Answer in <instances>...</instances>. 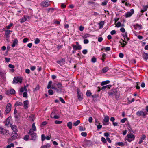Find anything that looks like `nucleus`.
I'll use <instances>...</instances> for the list:
<instances>
[{"label":"nucleus","mask_w":148,"mask_h":148,"mask_svg":"<svg viewBox=\"0 0 148 148\" xmlns=\"http://www.w3.org/2000/svg\"><path fill=\"white\" fill-rule=\"evenodd\" d=\"M104 24V21H101L99 23V28L101 29L103 27Z\"/></svg>","instance_id":"obj_24"},{"label":"nucleus","mask_w":148,"mask_h":148,"mask_svg":"<svg viewBox=\"0 0 148 148\" xmlns=\"http://www.w3.org/2000/svg\"><path fill=\"white\" fill-rule=\"evenodd\" d=\"M134 13V10L133 9L130 10V11L127 12L125 14V17L126 18L130 17Z\"/></svg>","instance_id":"obj_9"},{"label":"nucleus","mask_w":148,"mask_h":148,"mask_svg":"<svg viewBox=\"0 0 148 148\" xmlns=\"http://www.w3.org/2000/svg\"><path fill=\"white\" fill-rule=\"evenodd\" d=\"M143 112L142 111H139L137 112L136 113V115L139 116H143Z\"/></svg>","instance_id":"obj_22"},{"label":"nucleus","mask_w":148,"mask_h":148,"mask_svg":"<svg viewBox=\"0 0 148 148\" xmlns=\"http://www.w3.org/2000/svg\"><path fill=\"white\" fill-rule=\"evenodd\" d=\"M93 119L92 117H90L89 118L88 121L89 123H91Z\"/></svg>","instance_id":"obj_58"},{"label":"nucleus","mask_w":148,"mask_h":148,"mask_svg":"<svg viewBox=\"0 0 148 148\" xmlns=\"http://www.w3.org/2000/svg\"><path fill=\"white\" fill-rule=\"evenodd\" d=\"M28 103L29 102L28 100H25L24 101L23 106L25 109H27L28 108Z\"/></svg>","instance_id":"obj_19"},{"label":"nucleus","mask_w":148,"mask_h":148,"mask_svg":"<svg viewBox=\"0 0 148 148\" xmlns=\"http://www.w3.org/2000/svg\"><path fill=\"white\" fill-rule=\"evenodd\" d=\"M28 85H27V86H25L24 87H21L19 90V91L21 92H24V91H27V90L26 88V87H27Z\"/></svg>","instance_id":"obj_18"},{"label":"nucleus","mask_w":148,"mask_h":148,"mask_svg":"<svg viewBox=\"0 0 148 148\" xmlns=\"http://www.w3.org/2000/svg\"><path fill=\"white\" fill-rule=\"evenodd\" d=\"M51 145L49 143H47L45 145H42L40 148H47L50 147Z\"/></svg>","instance_id":"obj_27"},{"label":"nucleus","mask_w":148,"mask_h":148,"mask_svg":"<svg viewBox=\"0 0 148 148\" xmlns=\"http://www.w3.org/2000/svg\"><path fill=\"white\" fill-rule=\"evenodd\" d=\"M110 95L115 96L116 99L119 97L120 95V92L117 89H113L110 92L108 93Z\"/></svg>","instance_id":"obj_1"},{"label":"nucleus","mask_w":148,"mask_h":148,"mask_svg":"<svg viewBox=\"0 0 148 148\" xmlns=\"http://www.w3.org/2000/svg\"><path fill=\"white\" fill-rule=\"evenodd\" d=\"M90 36V35H89V34H85L83 35L82 36V37L83 38L86 39V38H87L89 37Z\"/></svg>","instance_id":"obj_35"},{"label":"nucleus","mask_w":148,"mask_h":148,"mask_svg":"<svg viewBox=\"0 0 148 148\" xmlns=\"http://www.w3.org/2000/svg\"><path fill=\"white\" fill-rule=\"evenodd\" d=\"M95 125L97 126V129H100L102 127V126L101 125H98L96 124V122H95Z\"/></svg>","instance_id":"obj_46"},{"label":"nucleus","mask_w":148,"mask_h":148,"mask_svg":"<svg viewBox=\"0 0 148 148\" xmlns=\"http://www.w3.org/2000/svg\"><path fill=\"white\" fill-rule=\"evenodd\" d=\"M10 127L14 131V133H13V134H17L16 132H17V126L16 125H13L12 124H10Z\"/></svg>","instance_id":"obj_11"},{"label":"nucleus","mask_w":148,"mask_h":148,"mask_svg":"<svg viewBox=\"0 0 148 148\" xmlns=\"http://www.w3.org/2000/svg\"><path fill=\"white\" fill-rule=\"evenodd\" d=\"M40 42V39L38 38H36L35 40L34 43L36 44H37L39 43Z\"/></svg>","instance_id":"obj_33"},{"label":"nucleus","mask_w":148,"mask_h":148,"mask_svg":"<svg viewBox=\"0 0 148 148\" xmlns=\"http://www.w3.org/2000/svg\"><path fill=\"white\" fill-rule=\"evenodd\" d=\"M117 144L119 146H123L124 145V143L122 142H118Z\"/></svg>","instance_id":"obj_45"},{"label":"nucleus","mask_w":148,"mask_h":148,"mask_svg":"<svg viewBox=\"0 0 148 148\" xmlns=\"http://www.w3.org/2000/svg\"><path fill=\"white\" fill-rule=\"evenodd\" d=\"M5 35L7 38H8L9 37V35L10 34V33L12 31L10 30H5Z\"/></svg>","instance_id":"obj_26"},{"label":"nucleus","mask_w":148,"mask_h":148,"mask_svg":"<svg viewBox=\"0 0 148 148\" xmlns=\"http://www.w3.org/2000/svg\"><path fill=\"white\" fill-rule=\"evenodd\" d=\"M87 50L86 49H84L83 50L82 52L84 54H86L87 53Z\"/></svg>","instance_id":"obj_63"},{"label":"nucleus","mask_w":148,"mask_h":148,"mask_svg":"<svg viewBox=\"0 0 148 148\" xmlns=\"http://www.w3.org/2000/svg\"><path fill=\"white\" fill-rule=\"evenodd\" d=\"M89 42V41L88 39H84V44H87Z\"/></svg>","instance_id":"obj_59"},{"label":"nucleus","mask_w":148,"mask_h":148,"mask_svg":"<svg viewBox=\"0 0 148 148\" xmlns=\"http://www.w3.org/2000/svg\"><path fill=\"white\" fill-rule=\"evenodd\" d=\"M13 24L12 23H11L9 25L7 26L6 27V28L7 29H10L11 28V27L12 26Z\"/></svg>","instance_id":"obj_55"},{"label":"nucleus","mask_w":148,"mask_h":148,"mask_svg":"<svg viewBox=\"0 0 148 148\" xmlns=\"http://www.w3.org/2000/svg\"><path fill=\"white\" fill-rule=\"evenodd\" d=\"M32 127L33 129L32 130H33V131L34 132L36 130V128L35 127V123H33L32 124Z\"/></svg>","instance_id":"obj_32"},{"label":"nucleus","mask_w":148,"mask_h":148,"mask_svg":"<svg viewBox=\"0 0 148 148\" xmlns=\"http://www.w3.org/2000/svg\"><path fill=\"white\" fill-rule=\"evenodd\" d=\"M81 135L84 137H86L87 135V133L86 132H83L81 133Z\"/></svg>","instance_id":"obj_56"},{"label":"nucleus","mask_w":148,"mask_h":148,"mask_svg":"<svg viewBox=\"0 0 148 148\" xmlns=\"http://www.w3.org/2000/svg\"><path fill=\"white\" fill-rule=\"evenodd\" d=\"M127 138L126 139V140L130 142L134 139L135 136L132 133H130V134L127 135Z\"/></svg>","instance_id":"obj_3"},{"label":"nucleus","mask_w":148,"mask_h":148,"mask_svg":"<svg viewBox=\"0 0 148 148\" xmlns=\"http://www.w3.org/2000/svg\"><path fill=\"white\" fill-rule=\"evenodd\" d=\"M108 70L109 68L108 67H104L102 70V72L104 73H105Z\"/></svg>","instance_id":"obj_31"},{"label":"nucleus","mask_w":148,"mask_h":148,"mask_svg":"<svg viewBox=\"0 0 148 148\" xmlns=\"http://www.w3.org/2000/svg\"><path fill=\"white\" fill-rule=\"evenodd\" d=\"M109 117L108 116H106L103 119V124L105 125H107L109 124Z\"/></svg>","instance_id":"obj_10"},{"label":"nucleus","mask_w":148,"mask_h":148,"mask_svg":"<svg viewBox=\"0 0 148 148\" xmlns=\"http://www.w3.org/2000/svg\"><path fill=\"white\" fill-rule=\"evenodd\" d=\"M56 85L58 88L62 89V84L60 83H58L55 84Z\"/></svg>","instance_id":"obj_28"},{"label":"nucleus","mask_w":148,"mask_h":148,"mask_svg":"<svg viewBox=\"0 0 148 148\" xmlns=\"http://www.w3.org/2000/svg\"><path fill=\"white\" fill-rule=\"evenodd\" d=\"M119 56L121 58H123L124 56L123 54L122 53H120L119 54Z\"/></svg>","instance_id":"obj_64"},{"label":"nucleus","mask_w":148,"mask_h":148,"mask_svg":"<svg viewBox=\"0 0 148 148\" xmlns=\"http://www.w3.org/2000/svg\"><path fill=\"white\" fill-rule=\"evenodd\" d=\"M111 86H112L111 85H108L103 86L101 87V90H105L106 89H109Z\"/></svg>","instance_id":"obj_14"},{"label":"nucleus","mask_w":148,"mask_h":148,"mask_svg":"<svg viewBox=\"0 0 148 148\" xmlns=\"http://www.w3.org/2000/svg\"><path fill=\"white\" fill-rule=\"evenodd\" d=\"M106 56L105 53H103L102 55L101 60L103 62L104 61V60L106 58Z\"/></svg>","instance_id":"obj_43"},{"label":"nucleus","mask_w":148,"mask_h":148,"mask_svg":"<svg viewBox=\"0 0 148 148\" xmlns=\"http://www.w3.org/2000/svg\"><path fill=\"white\" fill-rule=\"evenodd\" d=\"M142 56L144 59L146 60L148 59V53L144 52Z\"/></svg>","instance_id":"obj_23"},{"label":"nucleus","mask_w":148,"mask_h":148,"mask_svg":"<svg viewBox=\"0 0 148 148\" xmlns=\"http://www.w3.org/2000/svg\"><path fill=\"white\" fill-rule=\"evenodd\" d=\"M18 135L17 134H14L13 135H12V136L8 139L9 142L14 140L16 138Z\"/></svg>","instance_id":"obj_12"},{"label":"nucleus","mask_w":148,"mask_h":148,"mask_svg":"<svg viewBox=\"0 0 148 148\" xmlns=\"http://www.w3.org/2000/svg\"><path fill=\"white\" fill-rule=\"evenodd\" d=\"M27 94L26 92H24L23 94V96L24 97H27Z\"/></svg>","instance_id":"obj_53"},{"label":"nucleus","mask_w":148,"mask_h":148,"mask_svg":"<svg viewBox=\"0 0 148 148\" xmlns=\"http://www.w3.org/2000/svg\"><path fill=\"white\" fill-rule=\"evenodd\" d=\"M46 137H45V135L43 134L41 135V140L42 141H44Z\"/></svg>","instance_id":"obj_48"},{"label":"nucleus","mask_w":148,"mask_h":148,"mask_svg":"<svg viewBox=\"0 0 148 148\" xmlns=\"http://www.w3.org/2000/svg\"><path fill=\"white\" fill-rule=\"evenodd\" d=\"M123 26L124 25H121V24L120 22H118L116 24V26L117 27Z\"/></svg>","instance_id":"obj_38"},{"label":"nucleus","mask_w":148,"mask_h":148,"mask_svg":"<svg viewBox=\"0 0 148 148\" xmlns=\"http://www.w3.org/2000/svg\"><path fill=\"white\" fill-rule=\"evenodd\" d=\"M28 133L31 136L32 140L34 141L36 139L37 136L36 134L33 131L32 129L30 130Z\"/></svg>","instance_id":"obj_2"},{"label":"nucleus","mask_w":148,"mask_h":148,"mask_svg":"<svg viewBox=\"0 0 148 148\" xmlns=\"http://www.w3.org/2000/svg\"><path fill=\"white\" fill-rule=\"evenodd\" d=\"M146 137V136L145 135H143L142 136L141 138H140V139L143 140H144Z\"/></svg>","instance_id":"obj_62"},{"label":"nucleus","mask_w":148,"mask_h":148,"mask_svg":"<svg viewBox=\"0 0 148 148\" xmlns=\"http://www.w3.org/2000/svg\"><path fill=\"white\" fill-rule=\"evenodd\" d=\"M86 95L87 96H89L91 95V93L89 90H87L86 93Z\"/></svg>","instance_id":"obj_54"},{"label":"nucleus","mask_w":148,"mask_h":148,"mask_svg":"<svg viewBox=\"0 0 148 148\" xmlns=\"http://www.w3.org/2000/svg\"><path fill=\"white\" fill-rule=\"evenodd\" d=\"M101 141L103 143L105 144L106 143V140L105 138L103 137H102L101 138Z\"/></svg>","instance_id":"obj_41"},{"label":"nucleus","mask_w":148,"mask_h":148,"mask_svg":"<svg viewBox=\"0 0 148 148\" xmlns=\"http://www.w3.org/2000/svg\"><path fill=\"white\" fill-rule=\"evenodd\" d=\"M50 5L48 1H43L40 3L41 6L42 7H47Z\"/></svg>","instance_id":"obj_7"},{"label":"nucleus","mask_w":148,"mask_h":148,"mask_svg":"<svg viewBox=\"0 0 148 148\" xmlns=\"http://www.w3.org/2000/svg\"><path fill=\"white\" fill-rule=\"evenodd\" d=\"M0 134L4 135H8L9 134L8 131L2 127L0 130Z\"/></svg>","instance_id":"obj_5"},{"label":"nucleus","mask_w":148,"mask_h":148,"mask_svg":"<svg viewBox=\"0 0 148 148\" xmlns=\"http://www.w3.org/2000/svg\"><path fill=\"white\" fill-rule=\"evenodd\" d=\"M48 93L49 95H52L53 94V91L51 90H49L48 91Z\"/></svg>","instance_id":"obj_44"},{"label":"nucleus","mask_w":148,"mask_h":148,"mask_svg":"<svg viewBox=\"0 0 148 148\" xmlns=\"http://www.w3.org/2000/svg\"><path fill=\"white\" fill-rule=\"evenodd\" d=\"M8 67L11 68H14L15 67V66L14 65H12L11 64H10L8 65Z\"/></svg>","instance_id":"obj_57"},{"label":"nucleus","mask_w":148,"mask_h":148,"mask_svg":"<svg viewBox=\"0 0 148 148\" xmlns=\"http://www.w3.org/2000/svg\"><path fill=\"white\" fill-rule=\"evenodd\" d=\"M22 82V79L21 78L18 77H14V78L12 83L13 84H16L18 83H21Z\"/></svg>","instance_id":"obj_4"},{"label":"nucleus","mask_w":148,"mask_h":148,"mask_svg":"<svg viewBox=\"0 0 148 148\" xmlns=\"http://www.w3.org/2000/svg\"><path fill=\"white\" fill-rule=\"evenodd\" d=\"M52 81H50L48 83V85H47V88L48 89H49V88H51V84H52Z\"/></svg>","instance_id":"obj_36"},{"label":"nucleus","mask_w":148,"mask_h":148,"mask_svg":"<svg viewBox=\"0 0 148 148\" xmlns=\"http://www.w3.org/2000/svg\"><path fill=\"white\" fill-rule=\"evenodd\" d=\"M28 18L29 17L28 16H25L20 19L19 21L21 23H22L26 21L27 20V18Z\"/></svg>","instance_id":"obj_13"},{"label":"nucleus","mask_w":148,"mask_h":148,"mask_svg":"<svg viewBox=\"0 0 148 148\" xmlns=\"http://www.w3.org/2000/svg\"><path fill=\"white\" fill-rule=\"evenodd\" d=\"M29 137L28 135H25V136L23 138L26 141H27L28 140Z\"/></svg>","instance_id":"obj_40"},{"label":"nucleus","mask_w":148,"mask_h":148,"mask_svg":"<svg viewBox=\"0 0 148 148\" xmlns=\"http://www.w3.org/2000/svg\"><path fill=\"white\" fill-rule=\"evenodd\" d=\"M11 118V117H9L6 119V121L5 123V125H8L10 124V120Z\"/></svg>","instance_id":"obj_21"},{"label":"nucleus","mask_w":148,"mask_h":148,"mask_svg":"<svg viewBox=\"0 0 148 148\" xmlns=\"http://www.w3.org/2000/svg\"><path fill=\"white\" fill-rule=\"evenodd\" d=\"M59 100L62 103H65L64 100L62 97H60L59 98Z\"/></svg>","instance_id":"obj_51"},{"label":"nucleus","mask_w":148,"mask_h":148,"mask_svg":"<svg viewBox=\"0 0 148 148\" xmlns=\"http://www.w3.org/2000/svg\"><path fill=\"white\" fill-rule=\"evenodd\" d=\"M108 1L106 0L105 1H104L102 2L101 5L103 6H106L107 4Z\"/></svg>","instance_id":"obj_42"},{"label":"nucleus","mask_w":148,"mask_h":148,"mask_svg":"<svg viewBox=\"0 0 148 148\" xmlns=\"http://www.w3.org/2000/svg\"><path fill=\"white\" fill-rule=\"evenodd\" d=\"M80 123V121L79 120H77L75 122L73 123V125L75 126H77Z\"/></svg>","instance_id":"obj_39"},{"label":"nucleus","mask_w":148,"mask_h":148,"mask_svg":"<svg viewBox=\"0 0 148 148\" xmlns=\"http://www.w3.org/2000/svg\"><path fill=\"white\" fill-rule=\"evenodd\" d=\"M67 126L70 129H71L72 127V124L71 122H69L67 124Z\"/></svg>","instance_id":"obj_29"},{"label":"nucleus","mask_w":148,"mask_h":148,"mask_svg":"<svg viewBox=\"0 0 148 148\" xmlns=\"http://www.w3.org/2000/svg\"><path fill=\"white\" fill-rule=\"evenodd\" d=\"M62 122V121H58V120H56L55 121V123L56 124H59L61 123Z\"/></svg>","instance_id":"obj_49"},{"label":"nucleus","mask_w":148,"mask_h":148,"mask_svg":"<svg viewBox=\"0 0 148 148\" xmlns=\"http://www.w3.org/2000/svg\"><path fill=\"white\" fill-rule=\"evenodd\" d=\"M126 120H127V119H126L125 118H123V119H122L121 120V122L122 123H124L126 121Z\"/></svg>","instance_id":"obj_60"},{"label":"nucleus","mask_w":148,"mask_h":148,"mask_svg":"<svg viewBox=\"0 0 148 148\" xmlns=\"http://www.w3.org/2000/svg\"><path fill=\"white\" fill-rule=\"evenodd\" d=\"M110 82V81L109 80H106L105 81H103L101 84V86H103L107 84Z\"/></svg>","instance_id":"obj_25"},{"label":"nucleus","mask_w":148,"mask_h":148,"mask_svg":"<svg viewBox=\"0 0 148 148\" xmlns=\"http://www.w3.org/2000/svg\"><path fill=\"white\" fill-rule=\"evenodd\" d=\"M14 105L16 106H22L23 104L21 102L16 101Z\"/></svg>","instance_id":"obj_30"},{"label":"nucleus","mask_w":148,"mask_h":148,"mask_svg":"<svg viewBox=\"0 0 148 148\" xmlns=\"http://www.w3.org/2000/svg\"><path fill=\"white\" fill-rule=\"evenodd\" d=\"M127 129L130 132H133L132 129L130 125H128L127 126Z\"/></svg>","instance_id":"obj_50"},{"label":"nucleus","mask_w":148,"mask_h":148,"mask_svg":"<svg viewBox=\"0 0 148 148\" xmlns=\"http://www.w3.org/2000/svg\"><path fill=\"white\" fill-rule=\"evenodd\" d=\"M91 61L93 63H95L96 62V58L95 57H93L91 59Z\"/></svg>","instance_id":"obj_47"},{"label":"nucleus","mask_w":148,"mask_h":148,"mask_svg":"<svg viewBox=\"0 0 148 148\" xmlns=\"http://www.w3.org/2000/svg\"><path fill=\"white\" fill-rule=\"evenodd\" d=\"M18 42V40L17 38H15L13 42L12 47H15L16 45H17Z\"/></svg>","instance_id":"obj_15"},{"label":"nucleus","mask_w":148,"mask_h":148,"mask_svg":"<svg viewBox=\"0 0 148 148\" xmlns=\"http://www.w3.org/2000/svg\"><path fill=\"white\" fill-rule=\"evenodd\" d=\"M78 99L79 101H81L83 99V95L80 90L78 89H77Z\"/></svg>","instance_id":"obj_6"},{"label":"nucleus","mask_w":148,"mask_h":148,"mask_svg":"<svg viewBox=\"0 0 148 148\" xmlns=\"http://www.w3.org/2000/svg\"><path fill=\"white\" fill-rule=\"evenodd\" d=\"M64 59L62 58L61 59H60L59 60L57 61L56 62L57 63L60 64L61 66H62L64 64Z\"/></svg>","instance_id":"obj_17"},{"label":"nucleus","mask_w":148,"mask_h":148,"mask_svg":"<svg viewBox=\"0 0 148 148\" xmlns=\"http://www.w3.org/2000/svg\"><path fill=\"white\" fill-rule=\"evenodd\" d=\"M55 112V110H53V111L51 113V118H53V116L54 115H55L54 113Z\"/></svg>","instance_id":"obj_52"},{"label":"nucleus","mask_w":148,"mask_h":148,"mask_svg":"<svg viewBox=\"0 0 148 148\" xmlns=\"http://www.w3.org/2000/svg\"><path fill=\"white\" fill-rule=\"evenodd\" d=\"M73 47L75 50H80L81 49V47L80 45H73Z\"/></svg>","instance_id":"obj_16"},{"label":"nucleus","mask_w":148,"mask_h":148,"mask_svg":"<svg viewBox=\"0 0 148 148\" xmlns=\"http://www.w3.org/2000/svg\"><path fill=\"white\" fill-rule=\"evenodd\" d=\"M15 92V90L12 89L10 90V91H7L6 92V93L7 94H8L9 93L11 94H14Z\"/></svg>","instance_id":"obj_20"},{"label":"nucleus","mask_w":148,"mask_h":148,"mask_svg":"<svg viewBox=\"0 0 148 148\" xmlns=\"http://www.w3.org/2000/svg\"><path fill=\"white\" fill-rule=\"evenodd\" d=\"M11 107L12 105L10 103H8L7 104L5 110V112L6 114L9 113L10 112L11 109Z\"/></svg>","instance_id":"obj_8"},{"label":"nucleus","mask_w":148,"mask_h":148,"mask_svg":"<svg viewBox=\"0 0 148 148\" xmlns=\"http://www.w3.org/2000/svg\"><path fill=\"white\" fill-rule=\"evenodd\" d=\"M5 61L7 62H10V58H7L6 57H5Z\"/></svg>","instance_id":"obj_61"},{"label":"nucleus","mask_w":148,"mask_h":148,"mask_svg":"<svg viewBox=\"0 0 148 148\" xmlns=\"http://www.w3.org/2000/svg\"><path fill=\"white\" fill-rule=\"evenodd\" d=\"M147 8L148 7L147 6H144L143 9L141 10V12L142 13H143L144 12L147 10Z\"/></svg>","instance_id":"obj_34"},{"label":"nucleus","mask_w":148,"mask_h":148,"mask_svg":"<svg viewBox=\"0 0 148 148\" xmlns=\"http://www.w3.org/2000/svg\"><path fill=\"white\" fill-rule=\"evenodd\" d=\"M14 145L13 143H11L9 145H8L6 147V148H11V147H14Z\"/></svg>","instance_id":"obj_37"}]
</instances>
